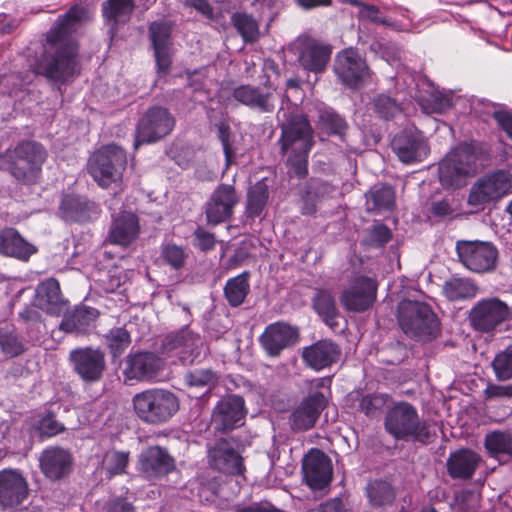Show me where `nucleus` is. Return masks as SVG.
Returning <instances> with one entry per match:
<instances>
[{
	"label": "nucleus",
	"instance_id": "obj_4",
	"mask_svg": "<svg viewBox=\"0 0 512 512\" xmlns=\"http://www.w3.org/2000/svg\"><path fill=\"white\" fill-rule=\"evenodd\" d=\"M384 428L398 441L429 444L434 437L428 421L422 420L416 407L406 401L396 402L387 410Z\"/></svg>",
	"mask_w": 512,
	"mask_h": 512
},
{
	"label": "nucleus",
	"instance_id": "obj_61",
	"mask_svg": "<svg viewBox=\"0 0 512 512\" xmlns=\"http://www.w3.org/2000/svg\"><path fill=\"white\" fill-rule=\"evenodd\" d=\"M195 246L201 251H209L215 247V235L199 226L194 231Z\"/></svg>",
	"mask_w": 512,
	"mask_h": 512
},
{
	"label": "nucleus",
	"instance_id": "obj_5",
	"mask_svg": "<svg viewBox=\"0 0 512 512\" xmlns=\"http://www.w3.org/2000/svg\"><path fill=\"white\" fill-rule=\"evenodd\" d=\"M132 405L137 417L151 425L168 422L179 410L177 396L162 388H150L136 393Z\"/></svg>",
	"mask_w": 512,
	"mask_h": 512
},
{
	"label": "nucleus",
	"instance_id": "obj_42",
	"mask_svg": "<svg viewBox=\"0 0 512 512\" xmlns=\"http://www.w3.org/2000/svg\"><path fill=\"white\" fill-rule=\"evenodd\" d=\"M135 6L134 0H106L102 3V14L112 28H116L130 20Z\"/></svg>",
	"mask_w": 512,
	"mask_h": 512
},
{
	"label": "nucleus",
	"instance_id": "obj_64",
	"mask_svg": "<svg viewBox=\"0 0 512 512\" xmlns=\"http://www.w3.org/2000/svg\"><path fill=\"white\" fill-rule=\"evenodd\" d=\"M235 512H281L268 503H253L251 505H236Z\"/></svg>",
	"mask_w": 512,
	"mask_h": 512
},
{
	"label": "nucleus",
	"instance_id": "obj_54",
	"mask_svg": "<svg viewBox=\"0 0 512 512\" xmlns=\"http://www.w3.org/2000/svg\"><path fill=\"white\" fill-rule=\"evenodd\" d=\"M319 121L330 134L343 136L347 128L346 121L332 109L320 111Z\"/></svg>",
	"mask_w": 512,
	"mask_h": 512
},
{
	"label": "nucleus",
	"instance_id": "obj_44",
	"mask_svg": "<svg viewBox=\"0 0 512 512\" xmlns=\"http://www.w3.org/2000/svg\"><path fill=\"white\" fill-rule=\"evenodd\" d=\"M478 287L470 279L452 278L445 282L443 292L452 301L464 300L476 296Z\"/></svg>",
	"mask_w": 512,
	"mask_h": 512
},
{
	"label": "nucleus",
	"instance_id": "obj_33",
	"mask_svg": "<svg viewBox=\"0 0 512 512\" xmlns=\"http://www.w3.org/2000/svg\"><path fill=\"white\" fill-rule=\"evenodd\" d=\"M37 306L53 316H60L67 312L68 301L61 294L60 284L50 278L40 283L36 288Z\"/></svg>",
	"mask_w": 512,
	"mask_h": 512
},
{
	"label": "nucleus",
	"instance_id": "obj_19",
	"mask_svg": "<svg viewBox=\"0 0 512 512\" xmlns=\"http://www.w3.org/2000/svg\"><path fill=\"white\" fill-rule=\"evenodd\" d=\"M238 202V195L232 185H218L204 205L207 224L216 226L228 221Z\"/></svg>",
	"mask_w": 512,
	"mask_h": 512
},
{
	"label": "nucleus",
	"instance_id": "obj_3",
	"mask_svg": "<svg viewBox=\"0 0 512 512\" xmlns=\"http://www.w3.org/2000/svg\"><path fill=\"white\" fill-rule=\"evenodd\" d=\"M47 151L42 144L33 140H22L15 147L0 153V170L26 185L38 182Z\"/></svg>",
	"mask_w": 512,
	"mask_h": 512
},
{
	"label": "nucleus",
	"instance_id": "obj_7",
	"mask_svg": "<svg viewBox=\"0 0 512 512\" xmlns=\"http://www.w3.org/2000/svg\"><path fill=\"white\" fill-rule=\"evenodd\" d=\"M126 165L125 150L116 144H107L89 158L87 168L101 187H108L122 180Z\"/></svg>",
	"mask_w": 512,
	"mask_h": 512
},
{
	"label": "nucleus",
	"instance_id": "obj_30",
	"mask_svg": "<svg viewBox=\"0 0 512 512\" xmlns=\"http://www.w3.org/2000/svg\"><path fill=\"white\" fill-rule=\"evenodd\" d=\"M340 346L330 339H321L302 352L305 364L315 371H321L337 363L341 357Z\"/></svg>",
	"mask_w": 512,
	"mask_h": 512
},
{
	"label": "nucleus",
	"instance_id": "obj_58",
	"mask_svg": "<svg viewBox=\"0 0 512 512\" xmlns=\"http://www.w3.org/2000/svg\"><path fill=\"white\" fill-rule=\"evenodd\" d=\"M392 237L390 229L381 223L375 224L368 232L366 244L372 247H383Z\"/></svg>",
	"mask_w": 512,
	"mask_h": 512
},
{
	"label": "nucleus",
	"instance_id": "obj_17",
	"mask_svg": "<svg viewBox=\"0 0 512 512\" xmlns=\"http://www.w3.org/2000/svg\"><path fill=\"white\" fill-rule=\"evenodd\" d=\"M391 147L399 160L405 164L421 162L430 152L427 138L414 126L397 133L391 142Z\"/></svg>",
	"mask_w": 512,
	"mask_h": 512
},
{
	"label": "nucleus",
	"instance_id": "obj_45",
	"mask_svg": "<svg viewBox=\"0 0 512 512\" xmlns=\"http://www.w3.org/2000/svg\"><path fill=\"white\" fill-rule=\"evenodd\" d=\"M231 23L245 42H254L259 38V24L256 19L245 12H235Z\"/></svg>",
	"mask_w": 512,
	"mask_h": 512
},
{
	"label": "nucleus",
	"instance_id": "obj_11",
	"mask_svg": "<svg viewBox=\"0 0 512 512\" xmlns=\"http://www.w3.org/2000/svg\"><path fill=\"white\" fill-rule=\"evenodd\" d=\"M512 191V175L505 170H497L480 177L471 187L468 205L482 209L485 204L497 201Z\"/></svg>",
	"mask_w": 512,
	"mask_h": 512
},
{
	"label": "nucleus",
	"instance_id": "obj_16",
	"mask_svg": "<svg viewBox=\"0 0 512 512\" xmlns=\"http://www.w3.org/2000/svg\"><path fill=\"white\" fill-rule=\"evenodd\" d=\"M73 371L85 383H97L106 371L105 353L92 347L75 348L69 353Z\"/></svg>",
	"mask_w": 512,
	"mask_h": 512
},
{
	"label": "nucleus",
	"instance_id": "obj_59",
	"mask_svg": "<svg viewBox=\"0 0 512 512\" xmlns=\"http://www.w3.org/2000/svg\"><path fill=\"white\" fill-rule=\"evenodd\" d=\"M217 135H218V139L220 140V142L222 144L226 163H227V165H230V163L233 161V159L235 157V152L232 147L231 132H230L229 126L225 123L218 124L217 125Z\"/></svg>",
	"mask_w": 512,
	"mask_h": 512
},
{
	"label": "nucleus",
	"instance_id": "obj_47",
	"mask_svg": "<svg viewBox=\"0 0 512 512\" xmlns=\"http://www.w3.org/2000/svg\"><path fill=\"white\" fill-rule=\"evenodd\" d=\"M104 338L113 358L120 357L131 343L129 332L122 327L112 328Z\"/></svg>",
	"mask_w": 512,
	"mask_h": 512
},
{
	"label": "nucleus",
	"instance_id": "obj_49",
	"mask_svg": "<svg viewBox=\"0 0 512 512\" xmlns=\"http://www.w3.org/2000/svg\"><path fill=\"white\" fill-rule=\"evenodd\" d=\"M129 453L122 451H109L105 454L102 462V468L106 476L110 479L115 475L125 473L128 465Z\"/></svg>",
	"mask_w": 512,
	"mask_h": 512
},
{
	"label": "nucleus",
	"instance_id": "obj_43",
	"mask_svg": "<svg viewBox=\"0 0 512 512\" xmlns=\"http://www.w3.org/2000/svg\"><path fill=\"white\" fill-rule=\"evenodd\" d=\"M250 273L244 271L241 274L227 280L224 286V296L231 307L242 305L250 292Z\"/></svg>",
	"mask_w": 512,
	"mask_h": 512
},
{
	"label": "nucleus",
	"instance_id": "obj_28",
	"mask_svg": "<svg viewBox=\"0 0 512 512\" xmlns=\"http://www.w3.org/2000/svg\"><path fill=\"white\" fill-rule=\"evenodd\" d=\"M414 98L429 113H442L455 105L454 94L439 90L429 79L420 77L416 82Z\"/></svg>",
	"mask_w": 512,
	"mask_h": 512
},
{
	"label": "nucleus",
	"instance_id": "obj_55",
	"mask_svg": "<svg viewBox=\"0 0 512 512\" xmlns=\"http://www.w3.org/2000/svg\"><path fill=\"white\" fill-rule=\"evenodd\" d=\"M374 111L384 119L396 117L401 113V107L397 101L388 95H378L373 100Z\"/></svg>",
	"mask_w": 512,
	"mask_h": 512
},
{
	"label": "nucleus",
	"instance_id": "obj_14",
	"mask_svg": "<svg viewBox=\"0 0 512 512\" xmlns=\"http://www.w3.org/2000/svg\"><path fill=\"white\" fill-rule=\"evenodd\" d=\"M175 126V118L168 109L161 106L149 108L141 117L136 128L134 147L142 143H152L170 134Z\"/></svg>",
	"mask_w": 512,
	"mask_h": 512
},
{
	"label": "nucleus",
	"instance_id": "obj_22",
	"mask_svg": "<svg viewBox=\"0 0 512 512\" xmlns=\"http://www.w3.org/2000/svg\"><path fill=\"white\" fill-rule=\"evenodd\" d=\"M296 53L300 66L315 74L325 71L331 57V47L311 37H300L296 41Z\"/></svg>",
	"mask_w": 512,
	"mask_h": 512
},
{
	"label": "nucleus",
	"instance_id": "obj_23",
	"mask_svg": "<svg viewBox=\"0 0 512 512\" xmlns=\"http://www.w3.org/2000/svg\"><path fill=\"white\" fill-rule=\"evenodd\" d=\"M246 415L244 399L235 394L220 399L212 412V424L217 431H229L243 424Z\"/></svg>",
	"mask_w": 512,
	"mask_h": 512
},
{
	"label": "nucleus",
	"instance_id": "obj_53",
	"mask_svg": "<svg viewBox=\"0 0 512 512\" xmlns=\"http://www.w3.org/2000/svg\"><path fill=\"white\" fill-rule=\"evenodd\" d=\"M186 382L191 387L207 388L215 387L218 383V375L211 369H196L186 374Z\"/></svg>",
	"mask_w": 512,
	"mask_h": 512
},
{
	"label": "nucleus",
	"instance_id": "obj_60",
	"mask_svg": "<svg viewBox=\"0 0 512 512\" xmlns=\"http://www.w3.org/2000/svg\"><path fill=\"white\" fill-rule=\"evenodd\" d=\"M99 282L106 293H114L125 283V279L122 272L114 268L110 269L103 278L99 279Z\"/></svg>",
	"mask_w": 512,
	"mask_h": 512
},
{
	"label": "nucleus",
	"instance_id": "obj_57",
	"mask_svg": "<svg viewBox=\"0 0 512 512\" xmlns=\"http://www.w3.org/2000/svg\"><path fill=\"white\" fill-rule=\"evenodd\" d=\"M149 33L153 49L169 48L170 28L166 23L153 22Z\"/></svg>",
	"mask_w": 512,
	"mask_h": 512
},
{
	"label": "nucleus",
	"instance_id": "obj_37",
	"mask_svg": "<svg viewBox=\"0 0 512 512\" xmlns=\"http://www.w3.org/2000/svg\"><path fill=\"white\" fill-rule=\"evenodd\" d=\"M64 317L59 329L66 333L82 334L92 325L98 316V311L91 307H76L71 313L63 314Z\"/></svg>",
	"mask_w": 512,
	"mask_h": 512
},
{
	"label": "nucleus",
	"instance_id": "obj_29",
	"mask_svg": "<svg viewBox=\"0 0 512 512\" xmlns=\"http://www.w3.org/2000/svg\"><path fill=\"white\" fill-rule=\"evenodd\" d=\"M139 466L146 478L159 479L175 469V460L166 449L150 446L140 454Z\"/></svg>",
	"mask_w": 512,
	"mask_h": 512
},
{
	"label": "nucleus",
	"instance_id": "obj_26",
	"mask_svg": "<svg viewBox=\"0 0 512 512\" xmlns=\"http://www.w3.org/2000/svg\"><path fill=\"white\" fill-rule=\"evenodd\" d=\"M327 404V398L321 391H311L290 416V425L294 431H306L314 427Z\"/></svg>",
	"mask_w": 512,
	"mask_h": 512
},
{
	"label": "nucleus",
	"instance_id": "obj_12",
	"mask_svg": "<svg viewBox=\"0 0 512 512\" xmlns=\"http://www.w3.org/2000/svg\"><path fill=\"white\" fill-rule=\"evenodd\" d=\"M232 96L240 104L259 113H273L280 99L284 97L269 80L258 86L239 85L233 89ZM285 98L290 104L289 99L286 96Z\"/></svg>",
	"mask_w": 512,
	"mask_h": 512
},
{
	"label": "nucleus",
	"instance_id": "obj_52",
	"mask_svg": "<svg viewBox=\"0 0 512 512\" xmlns=\"http://www.w3.org/2000/svg\"><path fill=\"white\" fill-rule=\"evenodd\" d=\"M492 367L499 381H507L512 378V347H507L499 352L492 361Z\"/></svg>",
	"mask_w": 512,
	"mask_h": 512
},
{
	"label": "nucleus",
	"instance_id": "obj_27",
	"mask_svg": "<svg viewBox=\"0 0 512 512\" xmlns=\"http://www.w3.org/2000/svg\"><path fill=\"white\" fill-rule=\"evenodd\" d=\"M304 479L309 487L320 490L329 485L332 479L331 460L319 449H312L303 459Z\"/></svg>",
	"mask_w": 512,
	"mask_h": 512
},
{
	"label": "nucleus",
	"instance_id": "obj_36",
	"mask_svg": "<svg viewBox=\"0 0 512 512\" xmlns=\"http://www.w3.org/2000/svg\"><path fill=\"white\" fill-rule=\"evenodd\" d=\"M481 462V457L470 449L452 452L447 459V472L452 479H471Z\"/></svg>",
	"mask_w": 512,
	"mask_h": 512
},
{
	"label": "nucleus",
	"instance_id": "obj_34",
	"mask_svg": "<svg viewBox=\"0 0 512 512\" xmlns=\"http://www.w3.org/2000/svg\"><path fill=\"white\" fill-rule=\"evenodd\" d=\"M37 251L36 246L25 240L15 228L6 227L0 231L1 255L26 262Z\"/></svg>",
	"mask_w": 512,
	"mask_h": 512
},
{
	"label": "nucleus",
	"instance_id": "obj_13",
	"mask_svg": "<svg viewBox=\"0 0 512 512\" xmlns=\"http://www.w3.org/2000/svg\"><path fill=\"white\" fill-rule=\"evenodd\" d=\"M378 282L375 278L357 275L350 279L340 294V303L348 312L362 313L369 310L377 299Z\"/></svg>",
	"mask_w": 512,
	"mask_h": 512
},
{
	"label": "nucleus",
	"instance_id": "obj_24",
	"mask_svg": "<svg viewBox=\"0 0 512 512\" xmlns=\"http://www.w3.org/2000/svg\"><path fill=\"white\" fill-rule=\"evenodd\" d=\"M208 463L213 469L227 475H242L245 471L243 459L234 444L224 438L208 446Z\"/></svg>",
	"mask_w": 512,
	"mask_h": 512
},
{
	"label": "nucleus",
	"instance_id": "obj_48",
	"mask_svg": "<svg viewBox=\"0 0 512 512\" xmlns=\"http://www.w3.org/2000/svg\"><path fill=\"white\" fill-rule=\"evenodd\" d=\"M0 349L8 357H16L24 352V345L12 326L0 328Z\"/></svg>",
	"mask_w": 512,
	"mask_h": 512
},
{
	"label": "nucleus",
	"instance_id": "obj_50",
	"mask_svg": "<svg viewBox=\"0 0 512 512\" xmlns=\"http://www.w3.org/2000/svg\"><path fill=\"white\" fill-rule=\"evenodd\" d=\"M160 254L164 263L174 270H180L183 268L188 258L186 248L174 243L162 244Z\"/></svg>",
	"mask_w": 512,
	"mask_h": 512
},
{
	"label": "nucleus",
	"instance_id": "obj_41",
	"mask_svg": "<svg viewBox=\"0 0 512 512\" xmlns=\"http://www.w3.org/2000/svg\"><path fill=\"white\" fill-rule=\"evenodd\" d=\"M484 446L490 457L498 460L512 458V433L495 430L486 434Z\"/></svg>",
	"mask_w": 512,
	"mask_h": 512
},
{
	"label": "nucleus",
	"instance_id": "obj_1",
	"mask_svg": "<svg viewBox=\"0 0 512 512\" xmlns=\"http://www.w3.org/2000/svg\"><path fill=\"white\" fill-rule=\"evenodd\" d=\"M87 16V8L74 5L58 17L46 35L40 56L31 64L34 73L55 83H64L78 73V47L71 35Z\"/></svg>",
	"mask_w": 512,
	"mask_h": 512
},
{
	"label": "nucleus",
	"instance_id": "obj_46",
	"mask_svg": "<svg viewBox=\"0 0 512 512\" xmlns=\"http://www.w3.org/2000/svg\"><path fill=\"white\" fill-rule=\"evenodd\" d=\"M367 496L374 506L391 504L395 499L393 487L386 481L375 480L367 486Z\"/></svg>",
	"mask_w": 512,
	"mask_h": 512
},
{
	"label": "nucleus",
	"instance_id": "obj_10",
	"mask_svg": "<svg viewBox=\"0 0 512 512\" xmlns=\"http://www.w3.org/2000/svg\"><path fill=\"white\" fill-rule=\"evenodd\" d=\"M512 320L511 307L498 297H487L475 303L469 313L474 330L490 333Z\"/></svg>",
	"mask_w": 512,
	"mask_h": 512
},
{
	"label": "nucleus",
	"instance_id": "obj_8",
	"mask_svg": "<svg viewBox=\"0 0 512 512\" xmlns=\"http://www.w3.org/2000/svg\"><path fill=\"white\" fill-rule=\"evenodd\" d=\"M478 156L473 144L461 143L439 163V180L444 187H458L464 177L477 171Z\"/></svg>",
	"mask_w": 512,
	"mask_h": 512
},
{
	"label": "nucleus",
	"instance_id": "obj_62",
	"mask_svg": "<svg viewBox=\"0 0 512 512\" xmlns=\"http://www.w3.org/2000/svg\"><path fill=\"white\" fill-rule=\"evenodd\" d=\"M485 399L512 398V384L500 385L489 383L484 390Z\"/></svg>",
	"mask_w": 512,
	"mask_h": 512
},
{
	"label": "nucleus",
	"instance_id": "obj_39",
	"mask_svg": "<svg viewBox=\"0 0 512 512\" xmlns=\"http://www.w3.org/2000/svg\"><path fill=\"white\" fill-rule=\"evenodd\" d=\"M313 308L322 321L331 329L338 326L339 311L333 293L326 289L316 290L312 299Z\"/></svg>",
	"mask_w": 512,
	"mask_h": 512
},
{
	"label": "nucleus",
	"instance_id": "obj_9",
	"mask_svg": "<svg viewBox=\"0 0 512 512\" xmlns=\"http://www.w3.org/2000/svg\"><path fill=\"white\" fill-rule=\"evenodd\" d=\"M162 353L175 358L183 365L199 361L205 354L202 337L188 327L171 332L163 340Z\"/></svg>",
	"mask_w": 512,
	"mask_h": 512
},
{
	"label": "nucleus",
	"instance_id": "obj_63",
	"mask_svg": "<svg viewBox=\"0 0 512 512\" xmlns=\"http://www.w3.org/2000/svg\"><path fill=\"white\" fill-rule=\"evenodd\" d=\"M309 512H347L345 505L340 498H333L321 503Z\"/></svg>",
	"mask_w": 512,
	"mask_h": 512
},
{
	"label": "nucleus",
	"instance_id": "obj_25",
	"mask_svg": "<svg viewBox=\"0 0 512 512\" xmlns=\"http://www.w3.org/2000/svg\"><path fill=\"white\" fill-rule=\"evenodd\" d=\"M28 496V484L14 469L0 471V508L4 511L18 507Z\"/></svg>",
	"mask_w": 512,
	"mask_h": 512
},
{
	"label": "nucleus",
	"instance_id": "obj_21",
	"mask_svg": "<svg viewBox=\"0 0 512 512\" xmlns=\"http://www.w3.org/2000/svg\"><path fill=\"white\" fill-rule=\"evenodd\" d=\"M299 332L284 322L271 323L264 329L259 336V344L268 357L276 358L281 353L297 343Z\"/></svg>",
	"mask_w": 512,
	"mask_h": 512
},
{
	"label": "nucleus",
	"instance_id": "obj_20",
	"mask_svg": "<svg viewBox=\"0 0 512 512\" xmlns=\"http://www.w3.org/2000/svg\"><path fill=\"white\" fill-rule=\"evenodd\" d=\"M163 367V360L155 353L138 351L126 357L122 374L126 383L152 381Z\"/></svg>",
	"mask_w": 512,
	"mask_h": 512
},
{
	"label": "nucleus",
	"instance_id": "obj_6",
	"mask_svg": "<svg viewBox=\"0 0 512 512\" xmlns=\"http://www.w3.org/2000/svg\"><path fill=\"white\" fill-rule=\"evenodd\" d=\"M398 322L403 332L416 341H430L439 332V321L432 308L423 302L403 300L398 306Z\"/></svg>",
	"mask_w": 512,
	"mask_h": 512
},
{
	"label": "nucleus",
	"instance_id": "obj_38",
	"mask_svg": "<svg viewBox=\"0 0 512 512\" xmlns=\"http://www.w3.org/2000/svg\"><path fill=\"white\" fill-rule=\"evenodd\" d=\"M269 199V187L264 179L256 182L247 191L245 215L251 220L262 219L266 216Z\"/></svg>",
	"mask_w": 512,
	"mask_h": 512
},
{
	"label": "nucleus",
	"instance_id": "obj_15",
	"mask_svg": "<svg viewBox=\"0 0 512 512\" xmlns=\"http://www.w3.org/2000/svg\"><path fill=\"white\" fill-rule=\"evenodd\" d=\"M456 252L459 261L475 273L492 271L498 258L497 248L492 243L483 241H458Z\"/></svg>",
	"mask_w": 512,
	"mask_h": 512
},
{
	"label": "nucleus",
	"instance_id": "obj_18",
	"mask_svg": "<svg viewBox=\"0 0 512 512\" xmlns=\"http://www.w3.org/2000/svg\"><path fill=\"white\" fill-rule=\"evenodd\" d=\"M334 72L341 83L349 88H358L369 76V68L357 49L346 48L339 52L334 63Z\"/></svg>",
	"mask_w": 512,
	"mask_h": 512
},
{
	"label": "nucleus",
	"instance_id": "obj_51",
	"mask_svg": "<svg viewBox=\"0 0 512 512\" xmlns=\"http://www.w3.org/2000/svg\"><path fill=\"white\" fill-rule=\"evenodd\" d=\"M389 400V395L373 393L362 396L359 402V410L368 417L379 415Z\"/></svg>",
	"mask_w": 512,
	"mask_h": 512
},
{
	"label": "nucleus",
	"instance_id": "obj_40",
	"mask_svg": "<svg viewBox=\"0 0 512 512\" xmlns=\"http://www.w3.org/2000/svg\"><path fill=\"white\" fill-rule=\"evenodd\" d=\"M369 212L390 211L395 206V191L391 185L376 184L366 194Z\"/></svg>",
	"mask_w": 512,
	"mask_h": 512
},
{
	"label": "nucleus",
	"instance_id": "obj_31",
	"mask_svg": "<svg viewBox=\"0 0 512 512\" xmlns=\"http://www.w3.org/2000/svg\"><path fill=\"white\" fill-rule=\"evenodd\" d=\"M98 213V206L94 202L75 194L63 195L58 209L60 218L66 222H88Z\"/></svg>",
	"mask_w": 512,
	"mask_h": 512
},
{
	"label": "nucleus",
	"instance_id": "obj_32",
	"mask_svg": "<svg viewBox=\"0 0 512 512\" xmlns=\"http://www.w3.org/2000/svg\"><path fill=\"white\" fill-rule=\"evenodd\" d=\"M39 464L46 478L59 480L69 474L72 456L68 450L61 447H48L41 452Z\"/></svg>",
	"mask_w": 512,
	"mask_h": 512
},
{
	"label": "nucleus",
	"instance_id": "obj_56",
	"mask_svg": "<svg viewBox=\"0 0 512 512\" xmlns=\"http://www.w3.org/2000/svg\"><path fill=\"white\" fill-rule=\"evenodd\" d=\"M32 427L41 437H52L65 429L64 425L50 413L36 420Z\"/></svg>",
	"mask_w": 512,
	"mask_h": 512
},
{
	"label": "nucleus",
	"instance_id": "obj_35",
	"mask_svg": "<svg viewBox=\"0 0 512 512\" xmlns=\"http://www.w3.org/2000/svg\"><path fill=\"white\" fill-rule=\"evenodd\" d=\"M139 231L137 216L132 212L122 211L113 219L108 240L112 244L127 247L138 237Z\"/></svg>",
	"mask_w": 512,
	"mask_h": 512
},
{
	"label": "nucleus",
	"instance_id": "obj_2",
	"mask_svg": "<svg viewBox=\"0 0 512 512\" xmlns=\"http://www.w3.org/2000/svg\"><path fill=\"white\" fill-rule=\"evenodd\" d=\"M281 123V136L278 140L281 153L287 155L290 172L303 179L308 174V155L313 146V129L308 119L299 113H290L281 107L277 112Z\"/></svg>",
	"mask_w": 512,
	"mask_h": 512
}]
</instances>
